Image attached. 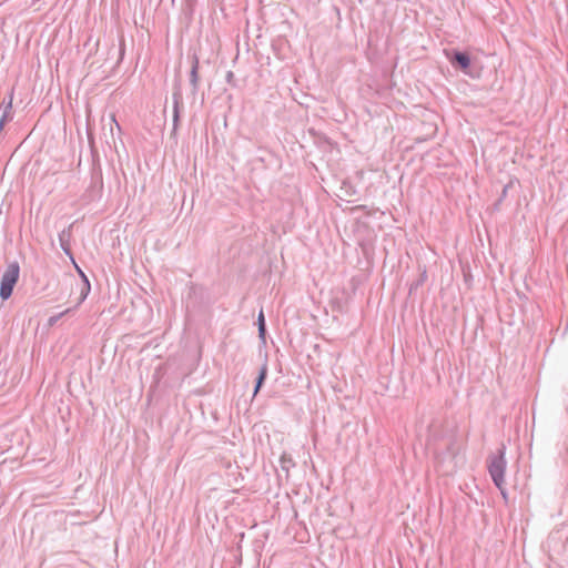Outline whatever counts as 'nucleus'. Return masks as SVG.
<instances>
[{
  "label": "nucleus",
  "instance_id": "13",
  "mask_svg": "<svg viewBox=\"0 0 568 568\" xmlns=\"http://www.w3.org/2000/svg\"><path fill=\"white\" fill-rule=\"evenodd\" d=\"M112 122L116 125V128H118L119 130H121V128H120L119 123L116 122V120H115V116H114V115L112 116Z\"/></svg>",
  "mask_w": 568,
  "mask_h": 568
},
{
  "label": "nucleus",
  "instance_id": "8",
  "mask_svg": "<svg viewBox=\"0 0 568 568\" xmlns=\"http://www.w3.org/2000/svg\"><path fill=\"white\" fill-rule=\"evenodd\" d=\"M12 99L6 104L2 116L0 119V131L3 129L6 122L11 119Z\"/></svg>",
  "mask_w": 568,
  "mask_h": 568
},
{
  "label": "nucleus",
  "instance_id": "1",
  "mask_svg": "<svg viewBox=\"0 0 568 568\" xmlns=\"http://www.w3.org/2000/svg\"><path fill=\"white\" fill-rule=\"evenodd\" d=\"M506 465L505 447H501L488 458V471L498 489H501V486L505 485Z\"/></svg>",
  "mask_w": 568,
  "mask_h": 568
},
{
  "label": "nucleus",
  "instance_id": "2",
  "mask_svg": "<svg viewBox=\"0 0 568 568\" xmlns=\"http://www.w3.org/2000/svg\"><path fill=\"white\" fill-rule=\"evenodd\" d=\"M20 275V266L18 262H11L4 270L1 283H0V297L1 300H8L13 292L14 285L17 284Z\"/></svg>",
  "mask_w": 568,
  "mask_h": 568
},
{
  "label": "nucleus",
  "instance_id": "6",
  "mask_svg": "<svg viewBox=\"0 0 568 568\" xmlns=\"http://www.w3.org/2000/svg\"><path fill=\"white\" fill-rule=\"evenodd\" d=\"M77 268H78V271L80 273V277L83 278V284H82V287H81V294H80V298H79V302H78V305H80L87 298V296L89 295L91 286H90V282H89L88 277L85 276V274L79 267H77Z\"/></svg>",
  "mask_w": 568,
  "mask_h": 568
},
{
  "label": "nucleus",
  "instance_id": "10",
  "mask_svg": "<svg viewBox=\"0 0 568 568\" xmlns=\"http://www.w3.org/2000/svg\"><path fill=\"white\" fill-rule=\"evenodd\" d=\"M64 237H65V231H63L59 234V240H60L61 247L64 251V253L68 255H71V251H70L69 245L67 244Z\"/></svg>",
  "mask_w": 568,
  "mask_h": 568
},
{
  "label": "nucleus",
  "instance_id": "5",
  "mask_svg": "<svg viewBox=\"0 0 568 568\" xmlns=\"http://www.w3.org/2000/svg\"><path fill=\"white\" fill-rule=\"evenodd\" d=\"M190 83L193 89V93L195 94L197 91V84H199V58L196 55H193L192 58V68L190 71Z\"/></svg>",
  "mask_w": 568,
  "mask_h": 568
},
{
  "label": "nucleus",
  "instance_id": "4",
  "mask_svg": "<svg viewBox=\"0 0 568 568\" xmlns=\"http://www.w3.org/2000/svg\"><path fill=\"white\" fill-rule=\"evenodd\" d=\"M448 59L453 65H458L463 71H466L470 65V58L466 52L454 51Z\"/></svg>",
  "mask_w": 568,
  "mask_h": 568
},
{
  "label": "nucleus",
  "instance_id": "12",
  "mask_svg": "<svg viewBox=\"0 0 568 568\" xmlns=\"http://www.w3.org/2000/svg\"><path fill=\"white\" fill-rule=\"evenodd\" d=\"M499 490H500L503 497L506 499L507 498V494H506V491L504 489V485L501 486V489H499Z\"/></svg>",
  "mask_w": 568,
  "mask_h": 568
},
{
  "label": "nucleus",
  "instance_id": "7",
  "mask_svg": "<svg viewBox=\"0 0 568 568\" xmlns=\"http://www.w3.org/2000/svg\"><path fill=\"white\" fill-rule=\"evenodd\" d=\"M267 372H268L267 364L264 363L260 368L258 376L255 382L254 396L260 392L262 385L264 384V382L267 377Z\"/></svg>",
  "mask_w": 568,
  "mask_h": 568
},
{
  "label": "nucleus",
  "instance_id": "11",
  "mask_svg": "<svg viewBox=\"0 0 568 568\" xmlns=\"http://www.w3.org/2000/svg\"><path fill=\"white\" fill-rule=\"evenodd\" d=\"M71 311V308H68L57 315H53L49 318L48 323L50 326H53L60 318H62L65 314H68Z\"/></svg>",
  "mask_w": 568,
  "mask_h": 568
},
{
  "label": "nucleus",
  "instance_id": "3",
  "mask_svg": "<svg viewBox=\"0 0 568 568\" xmlns=\"http://www.w3.org/2000/svg\"><path fill=\"white\" fill-rule=\"evenodd\" d=\"M173 100V129L175 130L180 120V109L183 104L182 91L180 87H175L172 93Z\"/></svg>",
  "mask_w": 568,
  "mask_h": 568
},
{
  "label": "nucleus",
  "instance_id": "9",
  "mask_svg": "<svg viewBox=\"0 0 568 568\" xmlns=\"http://www.w3.org/2000/svg\"><path fill=\"white\" fill-rule=\"evenodd\" d=\"M257 325H258V336L264 339L266 334V325L264 320L263 311L260 312L257 317Z\"/></svg>",
  "mask_w": 568,
  "mask_h": 568
}]
</instances>
